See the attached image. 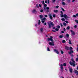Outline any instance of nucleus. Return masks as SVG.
Instances as JSON below:
<instances>
[{"instance_id":"58836bf2","label":"nucleus","mask_w":78,"mask_h":78,"mask_svg":"<svg viewBox=\"0 0 78 78\" xmlns=\"http://www.w3.org/2000/svg\"><path fill=\"white\" fill-rule=\"evenodd\" d=\"M43 30V29L42 28H41L40 29V31L41 32H42V30Z\"/></svg>"},{"instance_id":"bb28decb","label":"nucleus","mask_w":78,"mask_h":78,"mask_svg":"<svg viewBox=\"0 0 78 78\" xmlns=\"http://www.w3.org/2000/svg\"><path fill=\"white\" fill-rule=\"evenodd\" d=\"M61 20H62V21H65V19L64 18H62L61 19Z\"/></svg>"},{"instance_id":"a18cd8bd","label":"nucleus","mask_w":78,"mask_h":78,"mask_svg":"<svg viewBox=\"0 0 78 78\" xmlns=\"http://www.w3.org/2000/svg\"><path fill=\"white\" fill-rule=\"evenodd\" d=\"M46 9H49V7H47L46 8Z\"/></svg>"},{"instance_id":"c85d7f7f","label":"nucleus","mask_w":78,"mask_h":78,"mask_svg":"<svg viewBox=\"0 0 78 78\" xmlns=\"http://www.w3.org/2000/svg\"><path fill=\"white\" fill-rule=\"evenodd\" d=\"M63 25L64 26H66V23H64Z\"/></svg>"},{"instance_id":"6e6552de","label":"nucleus","mask_w":78,"mask_h":78,"mask_svg":"<svg viewBox=\"0 0 78 78\" xmlns=\"http://www.w3.org/2000/svg\"><path fill=\"white\" fill-rule=\"evenodd\" d=\"M54 51L56 53H57V54H59V51H58V50H56V49H54Z\"/></svg>"},{"instance_id":"e2e57ef3","label":"nucleus","mask_w":78,"mask_h":78,"mask_svg":"<svg viewBox=\"0 0 78 78\" xmlns=\"http://www.w3.org/2000/svg\"><path fill=\"white\" fill-rule=\"evenodd\" d=\"M61 78H64L63 77H61Z\"/></svg>"},{"instance_id":"de8ad7c7","label":"nucleus","mask_w":78,"mask_h":78,"mask_svg":"<svg viewBox=\"0 0 78 78\" xmlns=\"http://www.w3.org/2000/svg\"><path fill=\"white\" fill-rule=\"evenodd\" d=\"M44 25H47V23H45L44 24Z\"/></svg>"},{"instance_id":"4c0bfd02","label":"nucleus","mask_w":78,"mask_h":78,"mask_svg":"<svg viewBox=\"0 0 78 78\" xmlns=\"http://www.w3.org/2000/svg\"><path fill=\"white\" fill-rule=\"evenodd\" d=\"M74 28H77V26L76 25H75L74 26Z\"/></svg>"},{"instance_id":"7c9ffc66","label":"nucleus","mask_w":78,"mask_h":78,"mask_svg":"<svg viewBox=\"0 0 78 78\" xmlns=\"http://www.w3.org/2000/svg\"><path fill=\"white\" fill-rule=\"evenodd\" d=\"M67 30H69V29H70V27H69V26L67 28Z\"/></svg>"},{"instance_id":"2f4dec72","label":"nucleus","mask_w":78,"mask_h":78,"mask_svg":"<svg viewBox=\"0 0 78 78\" xmlns=\"http://www.w3.org/2000/svg\"><path fill=\"white\" fill-rule=\"evenodd\" d=\"M76 61L77 62L78 61V58H77L76 59Z\"/></svg>"},{"instance_id":"aec40b11","label":"nucleus","mask_w":78,"mask_h":78,"mask_svg":"<svg viewBox=\"0 0 78 78\" xmlns=\"http://www.w3.org/2000/svg\"><path fill=\"white\" fill-rule=\"evenodd\" d=\"M66 36L67 37H69V34H66Z\"/></svg>"},{"instance_id":"49530a36","label":"nucleus","mask_w":78,"mask_h":78,"mask_svg":"<svg viewBox=\"0 0 78 78\" xmlns=\"http://www.w3.org/2000/svg\"><path fill=\"white\" fill-rule=\"evenodd\" d=\"M76 16L78 17V13H77L76 14Z\"/></svg>"},{"instance_id":"412c9836","label":"nucleus","mask_w":78,"mask_h":78,"mask_svg":"<svg viewBox=\"0 0 78 78\" xmlns=\"http://www.w3.org/2000/svg\"><path fill=\"white\" fill-rule=\"evenodd\" d=\"M58 11L57 10H54V12H58Z\"/></svg>"},{"instance_id":"a211bd4d","label":"nucleus","mask_w":78,"mask_h":78,"mask_svg":"<svg viewBox=\"0 0 78 78\" xmlns=\"http://www.w3.org/2000/svg\"><path fill=\"white\" fill-rule=\"evenodd\" d=\"M69 71L71 73H72V69L71 68L69 69Z\"/></svg>"},{"instance_id":"0e129e2a","label":"nucleus","mask_w":78,"mask_h":78,"mask_svg":"<svg viewBox=\"0 0 78 78\" xmlns=\"http://www.w3.org/2000/svg\"><path fill=\"white\" fill-rule=\"evenodd\" d=\"M62 1H64V0H62Z\"/></svg>"},{"instance_id":"c756f323","label":"nucleus","mask_w":78,"mask_h":78,"mask_svg":"<svg viewBox=\"0 0 78 78\" xmlns=\"http://www.w3.org/2000/svg\"><path fill=\"white\" fill-rule=\"evenodd\" d=\"M61 54H63V53H64V52L62 51H61Z\"/></svg>"},{"instance_id":"bf43d9fd","label":"nucleus","mask_w":78,"mask_h":78,"mask_svg":"<svg viewBox=\"0 0 78 78\" xmlns=\"http://www.w3.org/2000/svg\"><path fill=\"white\" fill-rule=\"evenodd\" d=\"M37 24H35V26H36H36H37Z\"/></svg>"},{"instance_id":"69168bd1","label":"nucleus","mask_w":78,"mask_h":78,"mask_svg":"<svg viewBox=\"0 0 78 78\" xmlns=\"http://www.w3.org/2000/svg\"><path fill=\"white\" fill-rule=\"evenodd\" d=\"M77 57H78V55H77Z\"/></svg>"},{"instance_id":"7ed1b4c3","label":"nucleus","mask_w":78,"mask_h":78,"mask_svg":"<svg viewBox=\"0 0 78 78\" xmlns=\"http://www.w3.org/2000/svg\"><path fill=\"white\" fill-rule=\"evenodd\" d=\"M71 61H72L73 62H70L69 64L71 66H73V67H75V62L74 61V60H73V58H72Z\"/></svg>"},{"instance_id":"39448f33","label":"nucleus","mask_w":78,"mask_h":78,"mask_svg":"<svg viewBox=\"0 0 78 78\" xmlns=\"http://www.w3.org/2000/svg\"><path fill=\"white\" fill-rule=\"evenodd\" d=\"M41 22L42 23H44V22L45 21V20H46V18H44L43 19H42Z\"/></svg>"},{"instance_id":"4be33fe9","label":"nucleus","mask_w":78,"mask_h":78,"mask_svg":"<svg viewBox=\"0 0 78 78\" xmlns=\"http://www.w3.org/2000/svg\"><path fill=\"white\" fill-rule=\"evenodd\" d=\"M62 42L63 43H65V42H66V41H65V40H63L62 41Z\"/></svg>"},{"instance_id":"f257e3e1","label":"nucleus","mask_w":78,"mask_h":78,"mask_svg":"<svg viewBox=\"0 0 78 78\" xmlns=\"http://www.w3.org/2000/svg\"><path fill=\"white\" fill-rule=\"evenodd\" d=\"M48 41H51L52 42H49V44L50 45H54L55 44H54V42H53V37H50V38H48Z\"/></svg>"},{"instance_id":"338daca9","label":"nucleus","mask_w":78,"mask_h":78,"mask_svg":"<svg viewBox=\"0 0 78 78\" xmlns=\"http://www.w3.org/2000/svg\"><path fill=\"white\" fill-rule=\"evenodd\" d=\"M47 12H48V10Z\"/></svg>"},{"instance_id":"09e8293b","label":"nucleus","mask_w":78,"mask_h":78,"mask_svg":"<svg viewBox=\"0 0 78 78\" xmlns=\"http://www.w3.org/2000/svg\"><path fill=\"white\" fill-rule=\"evenodd\" d=\"M56 1V0H52V2H55V1Z\"/></svg>"},{"instance_id":"393cba45","label":"nucleus","mask_w":78,"mask_h":78,"mask_svg":"<svg viewBox=\"0 0 78 78\" xmlns=\"http://www.w3.org/2000/svg\"><path fill=\"white\" fill-rule=\"evenodd\" d=\"M52 16L54 17H56V15L55 14H53V15H52Z\"/></svg>"},{"instance_id":"4468645a","label":"nucleus","mask_w":78,"mask_h":78,"mask_svg":"<svg viewBox=\"0 0 78 78\" xmlns=\"http://www.w3.org/2000/svg\"><path fill=\"white\" fill-rule=\"evenodd\" d=\"M65 48L66 50H69V49L70 48H69L67 46H66L65 47Z\"/></svg>"},{"instance_id":"c9c22d12","label":"nucleus","mask_w":78,"mask_h":78,"mask_svg":"<svg viewBox=\"0 0 78 78\" xmlns=\"http://www.w3.org/2000/svg\"><path fill=\"white\" fill-rule=\"evenodd\" d=\"M73 17H76V15H73Z\"/></svg>"},{"instance_id":"680f3d73","label":"nucleus","mask_w":78,"mask_h":78,"mask_svg":"<svg viewBox=\"0 0 78 78\" xmlns=\"http://www.w3.org/2000/svg\"><path fill=\"white\" fill-rule=\"evenodd\" d=\"M71 56H73V55H72Z\"/></svg>"},{"instance_id":"a878e982","label":"nucleus","mask_w":78,"mask_h":78,"mask_svg":"<svg viewBox=\"0 0 78 78\" xmlns=\"http://www.w3.org/2000/svg\"><path fill=\"white\" fill-rule=\"evenodd\" d=\"M47 51H50V49H49V48H48V47L47 48Z\"/></svg>"},{"instance_id":"c03bdc74","label":"nucleus","mask_w":78,"mask_h":78,"mask_svg":"<svg viewBox=\"0 0 78 78\" xmlns=\"http://www.w3.org/2000/svg\"><path fill=\"white\" fill-rule=\"evenodd\" d=\"M45 2L46 3H47V0L45 1Z\"/></svg>"},{"instance_id":"052dcab7","label":"nucleus","mask_w":78,"mask_h":78,"mask_svg":"<svg viewBox=\"0 0 78 78\" xmlns=\"http://www.w3.org/2000/svg\"><path fill=\"white\" fill-rule=\"evenodd\" d=\"M55 27H53V29H55Z\"/></svg>"},{"instance_id":"6e6d98bb","label":"nucleus","mask_w":78,"mask_h":78,"mask_svg":"<svg viewBox=\"0 0 78 78\" xmlns=\"http://www.w3.org/2000/svg\"><path fill=\"white\" fill-rule=\"evenodd\" d=\"M77 51H78V45H77Z\"/></svg>"},{"instance_id":"9d476101","label":"nucleus","mask_w":78,"mask_h":78,"mask_svg":"<svg viewBox=\"0 0 78 78\" xmlns=\"http://www.w3.org/2000/svg\"><path fill=\"white\" fill-rule=\"evenodd\" d=\"M60 68L61 69V70H63V69H64V68H63V65H62V64L61 65Z\"/></svg>"},{"instance_id":"8fccbe9b","label":"nucleus","mask_w":78,"mask_h":78,"mask_svg":"<svg viewBox=\"0 0 78 78\" xmlns=\"http://www.w3.org/2000/svg\"><path fill=\"white\" fill-rule=\"evenodd\" d=\"M60 25L61 27H62V23H60Z\"/></svg>"},{"instance_id":"0eeeda50","label":"nucleus","mask_w":78,"mask_h":78,"mask_svg":"<svg viewBox=\"0 0 78 78\" xmlns=\"http://www.w3.org/2000/svg\"><path fill=\"white\" fill-rule=\"evenodd\" d=\"M48 16H49L50 19H51V20H52V19H53V18L52 17V16L51 15V14H49L48 15Z\"/></svg>"},{"instance_id":"20e7f679","label":"nucleus","mask_w":78,"mask_h":78,"mask_svg":"<svg viewBox=\"0 0 78 78\" xmlns=\"http://www.w3.org/2000/svg\"><path fill=\"white\" fill-rule=\"evenodd\" d=\"M48 24L49 25V28H51V27H53V23L51 21L49 22H48Z\"/></svg>"},{"instance_id":"864d4df0","label":"nucleus","mask_w":78,"mask_h":78,"mask_svg":"<svg viewBox=\"0 0 78 78\" xmlns=\"http://www.w3.org/2000/svg\"><path fill=\"white\" fill-rule=\"evenodd\" d=\"M49 0H48V3H49Z\"/></svg>"},{"instance_id":"f03ea898","label":"nucleus","mask_w":78,"mask_h":78,"mask_svg":"<svg viewBox=\"0 0 78 78\" xmlns=\"http://www.w3.org/2000/svg\"><path fill=\"white\" fill-rule=\"evenodd\" d=\"M60 12L61 13V14H60L61 17H64L66 20H67V18H70V17H68L66 14H64L63 15V13L62 11H61Z\"/></svg>"},{"instance_id":"f8f14e48","label":"nucleus","mask_w":78,"mask_h":78,"mask_svg":"<svg viewBox=\"0 0 78 78\" xmlns=\"http://www.w3.org/2000/svg\"><path fill=\"white\" fill-rule=\"evenodd\" d=\"M71 34L73 35H75V32H74L72 30H71Z\"/></svg>"},{"instance_id":"f3484780","label":"nucleus","mask_w":78,"mask_h":78,"mask_svg":"<svg viewBox=\"0 0 78 78\" xmlns=\"http://www.w3.org/2000/svg\"><path fill=\"white\" fill-rule=\"evenodd\" d=\"M40 23H41V21H40V20H38V25H40Z\"/></svg>"},{"instance_id":"13d9d810","label":"nucleus","mask_w":78,"mask_h":78,"mask_svg":"<svg viewBox=\"0 0 78 78\" xmlns=\"http://www.w3.org/2000/svg\"><path fill=\"white\" fill-rule=\"evenodd\" d=\"M54 32H56V30H52Z\"/></svg>"},{"instance_id":"5fc2aeb1","label":"nucleus","mask_w":78,"mask_h":78,"mask_svg":"<svg viewBox=\"0 0 78 78\" xmlns=\"http://www.w3.org/2000/svg\"><path fill=\"white\" fill-rule=\"evenodd\" d=\"M63 30H64V31H66V29H65V28H64L63 29Z\"/></svg>"},{"instance_id":"473e14b6","label":"nucleus","mask_w":78,"mask_h":78,"mask_svg":"<svg viewBox=\"0 0 78 78\" xmlns=\"http://www.w3.org/2000/svg\"><path fill=\"white\" fill-rule=\"evenodd\" d=\"M36 6L37 7V8H39V5L38 4H37L36 5Z\"/></svg>"},{"instance_id":"1a4fd4ad","label":"nucleus","mask_w":78,"mask_h":78,"mask_svg":"<svg viewBox=\"0 0 78 78\" xmlns=\"http://www.w3.org/2000/svg\"><path fill=\"white\" fill-rule=\"evenodd\" d=\"M57 27L58 28H55V30L56 31H58L59 30V29L60 28V26L59 25H58L57 26Z\"/></svg>"},{"instance_id":"b1692460","label":"nucleus","mask_w":78,"mask_h":78,"mask_svg":"<svg viewBox=\"0 0 78 78\" xmlns=\"http://www.w3.org/2000/svg\"><path fill=\"white\" fill-rule=\"evenodd\" d=\"M69 44H72V43H71V41H70V40H69Z\"/></svg>"},{"instance_id":"ea45409f","label":"nucleus","mask_w":78,"mask_h":78,"mask_svg":"<svg viewBox=\"0 0 78 78\" xmlns=\"http://www.w3.org/2000/svg\"><path fill=\"white\" fill-rule=\"evenodd\" d=\"M55 7H56V8H58L59 6L57 5V6H56Z\"/></svg>"},{"instance_id":"cd10ccee","label":"nucleus","mask_w":78,"mask_h":78,"mask_svg":"<svg viewBox=\"0 0 78 78\" xmlns=\"http://www.w3.org/2000/svg\"><path fill=\"white\" fill-rule=\"evenodd\" d=\"M75 21L77 23H78V20H75Z\"/></svg>"},{"instance_id":"dca6fc26","label":"nucleus","mask_w":78,"mask_h":78,"mask_svg":"<svg viewBox=\"0 0 78 78\" xmlns=\"http://www.w3.org/2000/svg\"><path fill=\"white\" fill-rule=\"evenodd\" d=\"M39 17H40V19H42V18H43V16L42 15H40L39 16Z\"/></svg>"},{"instance_id":"5701e85b","label":"nucleus","mask_w":78,"mask_h":78,"mask_svg":"<svg viewBox=\"0 0 78 78\" xmlns=\"http://www.w3.org/2000/svg\"><path fill=\"white\" fill-rule=\"evenodd\" d=\"M62 5H65L66 4L64 2H62Z\"/></svg>"},{"instance_id":"2eb2a0df","label":"nucleus","mask_w":78,"mask_h":78,"mask_svg":"<svg viewBox=\"0 0 78 78\" xmlns=\"http://www.w3.org/2000/svg\"><path fill=\"white\" fill-rule=\"evenodd\" d=\"M73 51H71L70 52H69L68 53L69 54H72V53H73Z\"/></svg>"},{"instance_id":"603ef678","label":"nucleus","mask_w":78,"mask_h":78,"mask_svg":"<svg viewBox=\"0 0 78 78\" xmlns=\"http://www.w3.org/2000/svg\"><path fill=\"white\" fill-rule=\"evenodd\" d=\"M61 33H64V32L63 31H61Z\"/></svg>"},{"instance_id":"423d86ee","label":"nucleus","mask_w":78,"mask_h":78,"mask_svg":"<svg viewBox=\"0 0 78 78\" xmlns=\"http://www.w3.org/2000/svg\"><path fill=\"white\" fill-rule=\"evenodd\" d=\"M43 4L44 5V9H45V7L47 6V5L46 4H45L44 3V1H42Z\"/></svg>"},{"instance_id":"72a5a7b5","label":"nucleus","mask_w":78,"mask_h":78,"mask_svg":"<svg viewBox=\"0 0 78 78\" xmlns=\"http://www.w3.org/2000/svg\"><path fill=\"white\" fill-rule=\"evenodd\" d=\"M61 8L62 10V11H65L64 9L63 8Z\"/></svg>"},{"instance_id":"37998d69","label":"nucleus","mask_w":78,"mask_h":78,"mask_svg":"<svg viewBox=\"0 0 78 78\" xmlns=\"http://www.w3.org/2000/svg\"><path fill=\"white\" fill-rule=\"evenodd\" d=\"M70 50H72V47H70Z\"/></svg>"},{"instance_id":"a19ab883","label":"nucleus","mask_w":78,"mask_h":78,"mask_svg":"<svg viewBox=\"0 0 78 78\" xmlns=\"http://www.w3.org/2000/svg\"><path fill=\"white\" fill-rule=\"evenodd\" d=\"M40 12H43V10L42 9L40 11Z\"/></svg>"},{"instance_id":"4d7b16f0","label":"nucleus","mask_w":78,"mask_h":78,"mask_svg":"<svg viewBox=\"0 0 78 78\" xmlns=\"http://www.w3.org/2000/svg\"><path fill=\"white\" fill-rule=\"evenodd\" d=\"M75 0H73L72 1V2H74Z\"/></svg>"},{"instance_id":"79ce46f5","label":"nucleus","mask_w":78,"mask_h":78,"mask_svg":"<svg viewBox=\"0 0 78 78\" xmlns=\"http://www.w3.org/2000/svg\"><path fill=\"white\" fill-rule=\"evenodd\" d=\"M44 17H48V16L47 15H44Z\"/></svg>"},{"instance_id":"ddd939ff","label":"nucleus","mask_w":78,"mask_h":78,"mask_svg":"<svg viewBox=\"0 0 78 78\" xmlns=\"http://www.w3.org/2000/svg\"><path fill=\"white\" fill-rule=\"evenodd\" d=\"M63 37H64L63 35H60L59 36V37L60 38H62Z\"/></svg>"},{"instance_id":"6ab92c4d","label":"nucleus","mask_w":78,"mask_h":78,"mask_svg":"<svg viewBox=\"0 0 78 78\" xmlns=\"http://www.w3.org/2000/svg\"><path fill=\"white\" fill-rule=\"evenodd\" d=\"M75 73H76L77 75H78V72L76 70H75Z\"/></svg>"},{"instance_id":"9b49d317","label":"nucleus","mask_w":78,"mask_h":78,"mask_svg":"<svg viewBox=\"0 0 78 78\" xmlns=\"http://www.w3.org/2000/svg\"><path fill=\"white\" fill-rule=\"evenodd\" d=\"M32 12L33 13H37V11L35 9L33 10L32 11Z\"/></svg>"},{"instance_id":"f704fd0d","label":"nucleus","mask_w":78,"mask_h":78,"mask_svg":"<svg viewBox=\"0 0 78 78\" xmlns=\"http://www.w3.org/2000/svg\"><path fill=\"white\" fill-rule=\"evenodd\" d=\"M63 66H66V63H64L63 64Z\"/></svg>"},{"instance_id":"e433bc0d","label":"nucleus","mask_w":78,"mask_h":78,"mask_svg":"<svg viewBox=\"0 0 78 78\" xmlns=\"http://www.w3.org/2000/svg\"><path fill=\"white\" fill-rule=\"evenodd\" d=\"M65 22H66V23H69V22L67 21H66Z\"/></svg>"},{"instance_id":"3c124183","label":"nucleus","mask_w":78,"mask_h":78,"mask_svg":"<svg viewBox=\"0 0 78 78\" xmlns=\"http://www.w3.org/2000/svg\"><path fill=\"white\" fill-rule=\"evenodd\" d=\"M39 6L40 7H41V5L40 4H39Z\"/></svg>"}]
</instances>
